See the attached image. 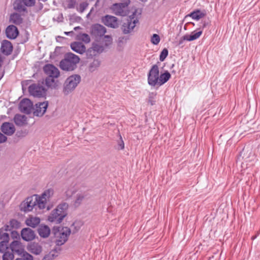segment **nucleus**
Masks as SVG:
<instances>
[{"instance_id": "obj_1", "label": "nucleus", "mask_w": 260, "mask_h": 260, "mask_svg": "<svg viewBox=\"0 0 260 260\" xmlns=\"http://www.w3.org/2000/svg\"><path fill=\"white\" fill-rule=\"evenodd\" d=\"M68 208V204L66 203H62L59 204L48 216V220L51 222L60 223L67 215V210Z\"/></svg>"}, {"instance_id": "obj_2", "label": "nucleus", "mask_w": 260, "mask_h": 260, "mask_svg": "<svg viewBox=\"0 0 260 260\" xmlns=\"http://www.w3.org/2000/svg\"><path fill=\"white\" fill-rule=\"evenodd\" d=\"M54 194V190L49 188L45 190L41 194H34L35 201L34 202V208L44 210L46 208L48 201L52 198Z\"/></svg>"}, {"instance_id": "obj_3", "label": "nucleus", "mask_w": 260, "mask_h": 260, "mask_svg": "<svg viewBox=\"0 0 260 260\" xmlns=\"http://www.w3.org/2000/svg\"><path fill=\"white\" fill-rule=\"evenodd\" d=\"M80 58L78 56L71 53L65 54L63 59L60 62V68L67 71H73L76 68V65L79 63Z\"/></svg>"}, {"instance_id": "obj_4", "label": "nucleus", "mask_w": 260, "mask_h": 260, "mask_svg": "<svg viewBox=\"0 0 260 260\" xmlns=\"http://www.w3.org/2000/svg\"><path fill=\"white\" fill-rule=\"evenodd\" d=\"M70 234L71 230L68 227L59 228L54 230V234L56 245H63L68 240Z\"/></svg>"}, {"instance_id": "obj_5", "label": "nucleus", "mask_w": 260, "mask_h": 260, "mask_svg": "<svg viewBox=\"0 0 260 260\" xmlns=\"http://www.w3.org/2000/svg\"><path fill=\"white\" fill-rule=\"evenodd\" d=\"M81 80V77L75 75L68 77L64 84L63 92L66 94H69L76 87Z\"/></svg>"}, {"instance_id": "obj_6", "label": "nucleus", "mask_w": 260, "mask_h": 260, "mask_svg": "<svg viewBox=\"0 0 260 260\" xmlns=\"http://www.w3.org/2000/svg\"><path fill=\"white\" fill-rule=\"evenodd\" d=\"M159 79V70L156 64L153 65L150 69L148 76V84L152 86L158 84Z\"/></svg>"}, {"instance_id": "obj_7", "label": "nucleus", "mask_w": 260, "mask_h": 260, "mask_svg": "<svg viewBox=\"0 0 260 260\" xmlns=\"http://www.w3.org/2000/svg\"><path fill=\"white\" fill-rule=\"evenodd\" d=\"M122 3L114 4L112 9L114 13L117 15L123 16L125 14L124 9L129 4V0H121Z\"/></svg>"}, {"instance_id": "obj_8", "label": "nucleus", "mask_w": 260, "mask_h": 260, "mask_svg": "<svg viewBox=\"0 0 260 260\" xmlns=\"http://www.w3.org/2000/svg\"><path fill=\"white\" fill-rule=\"evenodd\" d=\"M138 22V20L134 18H129L123 23L121 27L122 30L124 34L131 33L134 28L136 24Z\"/></svg>"}, {"instance_id": "obj_9", "label": "nucleus", "mask_w": 260, "mask_h": 260, "mask_svg": "<svg viewBox=\"0 0 260 260\" xmlns=\"http://www.w3.org/2000/svg\"><path fill=\"white\" fill-rule=\"evenodd\" d=\"M48 106L47 101L36 103L35 107H34V116H42L46 112Z\"/></svg>"}, {"instance_id": "obj_10", "label": "nucleus", "mask_w": 260, "mask_h": 260, "mask_svg": "<svg viewBox=\"0 0 260 260\" xmlns=\"http://www.w3.org/2000/svg\"><path fill=\"white\" fill-rule=\"evenodd\" d=\"M32 5V0H16L14 3V8L19 12L26 11V6H31Z\"/></svg>"}, {"instance_id": "obj_11", "label": "nucleus", "mask_w": 260, "mask_h": 260, "mask_svg": "<svg viewBox=\"0 0 260 260\" xmlns=\"http://www.w3.org/2000/svg\"><path fill=\"white\" fill-rule=\"evenodd\" d=\"M43 70L45 73L49 77L53 78H58L60 75V72L58 69L54 66L51 64H46Z\"/></svg>"}, {"instance_id": "obj_12", "label": "nucleus", "mask_w": 260, "mask_h": 260, "mask_svg": "<svg viewBox=\"0 0 260 260\" xmlns=\"http://www.w3.org/2000/svg\"><path fill=\"white\" fill-rule=\"evenodd\" d=\"M19 109L22 112L29 114L32 109V103L27 99H23L19 104Z\"/></svg>"}, {"instance_id": "obj_13", "label": "nucleus", "mask_w": 260, "mask_h": 260, "mask_svg": "<svg viewBox=\"0 0 260 260\" xmlns=\"http://www.w3.org/2000/svg\"><path fill=\"white\" fill-rule=\"evenodd\" d=\"M102 22L105 25L111 28H115L119 25L117 18L111 15H107L104 17Z\"/></svg>"}, {"instance_id": "obj_14", "label": "nucleus", "mask_w": 260, "mask_h": 260, "mask_svg": "<svg viewBox=\"0 0 260 260\" xmlns=\"http://www.w3.org/2000/svg\"><path fill=\"white\" fill-rule=\"evenodd\" d=\"M91 34L95 37H101L106 32V28L99 24H95L91 27Z\"/></svg>"}, {"instance_id": "obj_15", "label": "nucleus", "mask_w": 260, "mask_h": 260, "mask_svg": "<svg viewBox=\"0 0 260 260\" xmlns=\"http://www.w3.org/2000/svg\"><path fill=\"white\" fill-rule=\"evenodd\" d=\"M78 190V186L76 183L73 182L68 184L64 191V195L66 199H69L75 194Z\"/></svg>"}, {"instance_id": "obj_16", "label": "nucleus", "mask_w": 260, "mask_h": 260, "mask_svg": "<svg viewBox=\"0 0 260 260\" xmlns=\"http://www.w3.org/2000/svg\"><path fill=\"white\" fill-rule=\"evenodd\" d=\"M20 209L25 213L31 211L32 210V197H28L23 201L20 205Z\"/></svg>"}, {"instance_id": "obj_17", "label": "nucleus", "mask_w": 260, "mask_h": 260, "mask_svg": "<svg viewBox=\"0 0 260 260\" xmlns=\"http://www.w3.org/2000/svg\"><path fill=\"white\" fill-rule=\"evenodd\" d=\"M1 129L3 133L8 136L12 135L15 132L14 124L10 122H4L1 126Z\"/></svg>"}, {"instance_id": "obj_18", "label": "nucleus", "mask_w": 260, "mask_h": 260, "mask_svg": "<svg viewBox=\"0 0 260 260\" xmlns=\"http://www.w3.org/2000/svg\"><path fill=\"white\" fill-rule=\"evenodd\" d=\"M6 34L8 38L14 39L18 36L19 31L16 26L10 25L6 29Z\"/></svg>"}, {"instance_id": "obj_19", "label": "nucleus", "mask_w": 260, "mask_h": 260, "mask_svg": "<svg viewBox=\"0 0 260 260\" xmlns=\"http://www.w3.org/2000/svg\"><path fill=\"white\" fill-rule=\"evenodd\" d=\"M13 119L15 124L19 126H24L28 123L27 117L25 115L20 114H16Z\"/></svg>"}, {"instance_id": "obj_20", "label": "nucleus", "mask_w": 260, "mask_h": 260, "mask_svg": "<svg viewBox=\"0 0 260 260\" xmlns=\"http://www.w3.org/2000/svg\"><path fill=\"white\" fill-rule=\"evenodd\" d=\"M47 89L43 86L39 84L38 85H34V97H45L46 94Z\"/></svg>"}, {"instance_id": "obj_21", "label": "nucleus", "mask_w": 260, "mask_h": 260, "mask_svg": "<svg viewBox=\"0 0 260 260\" xmlns=\"http://www.w3.org/2000/svg\"><path fill=\"white\" fill-rule=\"evenodd\" d=\"M1 50L3 53L8 55L12 52L13 46L10 41L4 40L2 42Z\"/></svg>"}, {"instance_id": "obj_22", "label": "nucleus", "mask_w": 260, "mask_h": 260, "mask_svg": "<svg viewBox=\"0 0 260 260\" xmlns=\"http://www.w3.org/2000/svg\"><path fill=\"white\" fill-rule=\"evenodd\" d=\"M10 248L13 252L19 255L22 254L24 251V248L20 242L14 241L11 243Z\"/></svg>"}, {"instance_id": "obj_23", "label": "nucleus", "mask_w": 260, "mask_h": 260, "mask_svg": "<svg viewBox=\"0 0 260 260\" xmlns=\"http://www.w3.org/2000/svg\"><path fill=\"white\" fill-rule=\"evenodd\" d=\"M71 47L74 51L79 54H83L86 51V47L85 45L81 42H73L71 43Z\"/></svg>"}, {"instance_id": "obj_24", "label": "nucleus", "mask_w": 260, "mask_h": 260, "mask_svg": "<svg viewBox=\"0 0 260 260\" xmlns=\"http://www.w3.org/2000/svg\"><path fill=\"white\" fill-rule=\"evenodd\" d=\"M86 196L87 194L85 192L80 191L78 192L73 201L74 206L76 207L79 206Z\"/></svg>"}, {"instance_id": "obj_25", "label": "nucleus", "mask_w": 260, "mask_h": 260, "mask_svg": "<svg viewBox=\"0 0 260 260\" xmlns=\"http://www.w3.org/2000/svg\"><path fill=\"white\" fill-rule=\"evenodd\" d=\"M23 20L21 15L17 13H14L10 15L9 21L11 23L19 25L22 23Z\"/></svg>"}, {"instance_id": "obj_26", "label": "nucleus", "mask_w": 260, "mask_h": 260, "mask_svg": "<svg viewBox=\"0 0 260 260\" xmlns=\"http://www.w3.org/2000/svg\"><path fill=\"white\" fill-rule=\"evenodd\" d=\"M21 236L25 241H30L32 239V231L29 228H25L21 231Z\"/></svg>"}, {"instance_id": "obj_27", "label": "nucleus", "mask_w": 260, "mask_h": 260, "mask_svg": "<svg viewBox=\"0 0 260 260\" xmlns=\"http://www.w3.org/2000/svg\"><path fill=\"white\" fill-rule=\"evenodd\" d=\"M39 235L43 238L49 236L50 233L49 228L47 225H41L38 229Z\"/></svg>"}, {"instance_id": "obj_28", "label": "nucleus", "mask_w": 260, "mask_h": 260, "mask_svg": "<svg viewBox=\"0 0 260 260\" xmlns=\"http://www.w3.org/2000/svg\"><path fill=\"white\" fill-rule=\"evenodd\" d=\"M206 15V13L197 10L190 13L188 16L191 17L193 19L199 20Z\"/></svg>"}, {"instance_id": "obj_29", "label": "nucleus", "mask_w": 260, "mask_h": 260, "mask_svg": "<svg viewBox=\"0 0 260 260\" xmlns=\"http://www.w3.org/2000/svg\"><path fill=\"white\" fill-rule=\"evenodd\" d=\"M170 78L171 74L168 71H166L163 74H161L159 76V79L157 85L159 86L162 85L167 82L170 79Z\"/></svg>"}, {"instance_id": "obj_30", "label": "nucleus", "mask_w": 260, "mask_h": 260, "mask_svg": "<svg viewBox=\"0 0 260 260\" xmlns=\"http://www.w3.org/2000/svg\"><path fill=\"white\" fill-rule=\"evenodd\" d=\"M202 34V30L198 32L193 31L190 35H185L184 39H186L187 41H192L198 39Z\"/></svg>"}, {"instance_id": "obj_31", "label": "nucleus", "mask_w": 260, "mask_h": 260, "mask_svg": "<svg viewBox=\"0 0 260 260\" xmlns=\"http://www.w3.org/2000/svg\"><path fill=\"white\" fill-rule=\"evenodd\" d=\"M101 65V61L99 59H94L90 63L88 66L89 71L93 72L98 69Z\"/></svg>"}, {"instance_id": "obj_32", "label": "nucleus", "mask_w": 260, "mask_h": 260, "mask_svg": "<svg viewBox=\"0 0 260 260\" xmlns=\"http://www.w3.org/2000/svg\"><path fill=\"white\" fill-rule=\"evenodd\" d=\"M91 47H93L94 51H95L98 54L103 52L105 49L104 46L98 42L92 43Z\"/></svg>"}, {"instance_id": "obj_33", "label": "nucleus", "mask_w": 260, "mask_h": 260, "mask_svg": "<svg viewBox=\"0 0 260 260\" xmlns=\"http://www.w3.org/2000/svg\"><path fill=\"white\" fill-rule=\"evenodd\" d=\"M55 78L48 76L45 79V84L49 88H55L56 83L55 82Z\"/></svg>"}, {"instance_id": "obj_34", "label": "nucleus", "mask_w": 260, "mask_h": 260, "mask_svg": "<svg viewBox=\"0 0 260 260\" xmlns=\"http://www.w3.org/2000/svg\"><path fill=\"white\" fill-rule=\"evenodd\" d=\"M103 45L105 47H108L112 43V38L109 35L104 36L102 38Z\"/></svg>"}, {"instance_id": "obj_35", "label": "nucleus", "mask_w": 260, "mask_h": 260, "mask_svg": "<svg viewBox=\"0 0 260 260\" xmlns=\"http://www.w3.org/2000/svg\"><path fill=\"white\" fill-rule=\"evenodd\" d=\"M57 255L58 253L56 250H52L48 254L45 255L42 260H52Z\"/></svg>"}, {"instance_id": "obj_36", "label": "nucleus", "mask_w": 260, "mask_h": 260, "mask_svg": "<svg viewBox=\"0 0 260 260\" xmlns=\"http://www.w3.org/2000/svg\"><path fill=\"white\" fill-rule=\"evenodd\" d=\"M20 226V223L15 219H12L10 221L9 225H7L6 230L10 231L11 229H17Z\"/></svg>"}, {"instance_id": "obj_37", "label": "nucleus", "mask_w": 260, "mask_h": 260, "mask_svg": "<svg viewBox=\"0 0 260 260\" xmlns=\"http://www.w3.org/2000/svg\"><path fill=\"white\" fill-rule=\"evenodd\" d=\"M79 39L85 42L88 43L90 41V38L88 35L86 34H81L79 36Z\"/></svg>"}, {"instance_id": "obj_38", "label": "nucleus", "mask_w": 260, "mask_h": 260, "mask_svg": "<svg viewBox=\"0 0 260 260\" xmlns=\"http://www.w3.org/2000/svg\"><path fill=\"white\" fill-rule=\"evenodd\" d=\"M88 3L84 2L80 4L78 7L77 8V10L80 13H83L84 11L87 8Z\"/></svg>"}, {"instance_id": "obj_39", "label": "nucleus", "mask_w": 260, "mask_h": 260, "mask_svg": "<svg viewBox=\"0 0 260 260\" xmlns=\"http://www.w3.org/2000/svg\"><path fill=\"white\" fill-rule=\"evenodd\" d=\"M9 240H4L0 242V252H3L8 248V243Z\"/></svg>"}, {"instance_id": "obj_40", "label": "nucleus", "mask_w": 260, "mask_h": 260, "mask_svg": "<svg viewBox=\"0 0 260 260\" xmlns=\"http://www.w3.org/2000/svg\"><path fill=\"white\" fill-rule=\"evenodd\" d=\"M98 54L93 49L92 47H91L86 51V55L88 58H92Z\"/></svg>"}, {"instance_id": "obj_41", "label": "nucleus", "mask_w": 260, "mask_h": 260, "mask_svg": "<svg viewBox=\"0 0 260 260\" xmlns=\"http://www.w3.org/2000/svg\"><path fill=\"white\" fill-rule=\"evenodd\" d=\"M76 4V0H67L66 2V5L67 8L68 9H73L75 8Z\"/></svg>"}, {"instance_id": "obj_42", "label": "nucleus", "mask_w": 260, "mask_h": 260, "mask_svg": "<svg viewBox=\"0 0 260 260\" xmlns=\"http://www.w3.org/2000/svg\"><path fill=\"white\" fill-rule=\"evenodd\" d=\"M159 42V36L157 34H153L151 39V42L154 45H157Z\"/></svg>"}, {"instance_id": "obj_43", "label": "nucleus", "mask_w": 260, "mask_h": 260, "mask_svg": "<svg viewBox=\"0 0 260 260\" xmlns=\"http://www.w3.org/2000/svg\"><path fill=\"white\" fill-rule=\"evenodd\" d=\"M168 55V50L166 48H164L160 53L159 56V60L163 61Z\"/></svg>"}, {"instance_id": "obj_44", "label": "nucleus", "mask_w": 260, "mask_h": 260, "mask_svg": "<svg viewBox=\"0 0 260 260\" xmlns=\"http://www.w3.org/2000/svg\"><path fill=\"white\" fill-rule=\"evenodd\" d=\"M42 251V247L38 244H34V254H39Z\"/></svg>"}, {"instance_id": "obj_45", "label": "nucleus", "mask_w": 260, "mask_h": 260, "mask_svg": "<svg viewBox=\"0 0 260 260\" xmlns=\"http://www.w3.org/2000/svg\"><path fill=\"white\" fill-rule=\"evenodd\" d=\"M14 257L13 254L9 252H6L3 256V260H13Z\"/></svg>"}, {"instance_id": "obj_46", "label": "nucleus", "mask_w": 260, "mask_h": 260, "mask_svg": "<svg viewBox=\"0 0 260 260\" xmlns=\"http://www.w3.org/2000/svg\"><path fill=\"white\" fill-rule=\"evenodd\" d=\"M9 234L3 232L2 230H0V240H9Z\"/></svg>"}, {"instance_id": "obj_47", "label": "nucleus", "mask_w": 260, "mask_h": 260, "mask_svg": "<svg viewBox=\"0 0 260 260\" xmlns=\"http://www.w3.org/2000/svg\"><path fill=\"white\" fill-rule=\"evenodd\" d=\"M23 258L24 260H32V256L27 252H24L22 253Z\"/></svg>"}, {"instance_id": "obj_48", "label": "nucleus", "mask_w": 260, "mask_h": 260, "mask_svg": "<svg viewBox=\"0 0 260 260\" xmlns=\"http://www.w3.org/2000/svg\"><path fill=\"white\" fill-rule=\"evenodd\" d=\"M7 139V137L0 132V143L5 142Z\"/></svg>"}, {"instance_id": "obj_49", "label": "nucleus", "mask_w": 260, "mask_h": 260, "mask_svg": "<svg viewBox=\"0 0 260 260\" xmlns=\"http://www.w3.org/2000/svg\"><path fill=\"white\" fill-rule=\"evenodd\" d=\"M118 146L120 149H123L124 148V144L122 140V138L120 136V141L118 143Z\"/></svg>"}, {"instance_id": "obj_50", "label": "nucleus", "mask_w": 260, "mask_h": 260, "mask_svg": "<svg viewBox=\"0 0 260 260\" xmlns=\"http://www.w3.org/2000/svg\"><path fill=\"white\" fill-rule=\"evenodd\" d=\"M40 222V219L39 217H35L34 218V228L37 224H38Z\"/></svg>"}, {"instance_id": "obj_51", "label": "nucleus", "mask_w": 260, "mask_h": 260, "mask_svg": "<svg viewBox=\"0 0 260 260\" xmlns=\"http://www.w3.org/2000/svg\"><path fill=\"white\" fill-rule=\"evenodd\" d=\"M26 223L29 226H32V220L31 217H30L29 219H27L26 220Z\"/></svg>"}, {"instance_id": "obj_52", "label": "nucleus", "mask_w": 260, "mask_h": 260, "mask_svg": "<svg viewBox=\"0 0 260 260\" xmlns=\"http://www.w3.org/2000/svg\"><path fill=\"white\" fill-rule=\"evenodd\" d=\"M184 38H185V35H184V36H183L182 37H181V38L179 39V41H178V45H182V44H183V42H184V41H186V39H185Z\"/></svg>"}, {"instance_id": "obj_53", "label": "nucleus", "mask_w": 260, "mask_h": 260, "mask_svg": "<svg viewBox=\"0 0 260 260\" xmlns=\"http://www.w3.org/2000/svg\"><path fill=\"white\" fill-rule=\"evenodd\" d=\"M208 22L204 21L203 22V28H205L208 25Z\"/></svg>"}, {"instance_id": "obj_54", "label": "nucleus", "mask_w": 260, "mask_h": 260, "mask_svg": "<svg viewBox=\"0 0 260 260\" xmlns=\"http://www.w3.org/2000/svg\"><path fill=\"white\" fill-rule=\"evenodd\" d=\"M28 90H29V92L30 93V94H32V89L31 88V85H29V87H28Z\"/></svg>"}, {"instance_id": "obj_55", "label": "nucleus", "mask_w": 260, "mask_h": 260, "mask_svg": "<svg viewBox=\"0 0 260 260\" xmlns=\"http://www.w3.org/2000/svg\"><path fill=\"white\" fill-rule=\"evenodd\" d=\"M72 32V31H70V32H65L64 33L66 34V35H68L70 33Z\"/></svg>"}, {"instance_id": "obj_56", "label": "nucleus", "mask_w": 260, "mask_h": 260, "mask_svg": "<svg viewBox=\"0 0 260 260\" xmlns=\"http://www.w3.org/2000/svg\"><path fill=\"white\" fill-rule=\"evenodd\" d=\"M91 13L89 12L87 15V17H89Z\"/></svg>"}, {"instance_id": "obj_57", "label": "nucleus", "mask_w": 260, "mask_h": 260, "mask_svg": "<svg viewBox=\"0 0 260 260\" xmlns=\"http://www.w3.org/2000/svg\"><path fill=\"white\" fill-rule=\"evenodd\" d=\"M91 13L89 12L87 15V17H89Z\"/></svg>"}, {"instance_id": "obj_58", "label": "nucleus", "mask_w": 260, "mask_h": 260, "mask_svg": "<svg viewBox=\"0 0 260 260\" xmlns=\"http://www.w3.org/2000/svg\"><path fill=\"white\" fill-rule=\"evenodd\" d=\"M80 28L79 27H75L74 28V29H75V30H76V29H78V28Z\"/></svg>"}, {"instance_id": "obj_59", "label": "nucleus", "mask_w": 260, "mask_h": 260, "mask_svg": "<svg viewBox=\"0 0 260 260\" xmlns=\"http://www.w3.org/2000/svg\"><path fill=\"white\" fill-rule=\"evenodd\" d=\"M93 9H94V8H91V9L90 10V13H91V12H92V11H93Z\"/></svg>"}, {"instance_id": "obj_60", "label": "nucleus", "mask_w": 260, "mask_h": 260, "mask_svg": "<svg viewBox=\"0 0 260 260\" xmlns=\"http://www.w3.org/2000/svg\"><path fill=\"white\" fill-rule=\"evenodd\" d=\"M16 260H24V259H21V258H17Z\"/></svg>"}, {"instance_id": "obj_61", "label": "nucleus", "mask_w": 260, "mask_h": 260, "mask_svg": "<svg viewBox=\"0 0 260 260\" xmlns=\"http://www.w3.org/2000/svg\"><path fill=\"white\" fill-rule=\"evenodd\" d=\"M50 210V208L49 207H47V210Z\"/></svg>"}]
</instances>
